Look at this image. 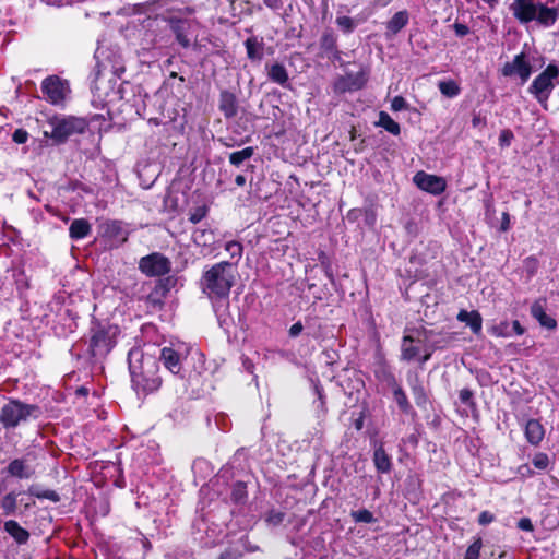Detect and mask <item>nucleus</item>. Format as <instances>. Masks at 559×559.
Listing matches in <instances>:
<instances>
[{"label":"nucleus","mask_w":559,"mask_h":559,"mask_svg":"<svg viewBox=\"0 0 559 559\" xmlns=\"http://www.w3.org/2000/svg\"><path fill=\"white\" fill-rule=\"evenodd\" d=\"M235 280L233 263L221 261L203 270L199 287L210 300L223 301L229 298Z\"/></svg>","instance_id":"f257e3e1"},{"label":"nucleus","mask_w":559,"mask_h":559,"mask_svg":"<svg viewBox=\"0 0 559 559\" xmlns=\"http://www.w3.org/2000/svg\"><path fill=\"white\" fill-rule=\"evenodd\" d=\"M133 354L129 357V369L132 385L140 394L147 395L156 392L163 383L159 374V360L151 354L141 353L136 361L132 360Z\"/></svg>","instance_id":"f03ea898"},{"label":"nucleus","mask_w":559,"mask_h":559,"mask_svg":"<svg viewBox=\"0 0 559 559\" xmlns=\"http://www.w3.org/2000/svg\"><path fill=\"white\" fill-rule=\"evenodd\" d=\"M120 334L119 326L109 322L92 320L82 341L86 344V354L95 361L102 360L112 350Z\"/></svg>","instance_id":"7ed1b4c3"},{"label":"nucleus","mask_w":559,"mask_h":559,"mask_svg":"<svg viewBox=\"0 0 559 559\" xmlns=\"http://www.w3.org/2000/svg\"><path fill=\"white\" fill-rule=\"evenodd\" d=\"M174 276H167L152 282H134L130 287L132 298L144 301L148 309L159 311L165 306V299L176 284Z\"/></svg>","instance_id":"20e7f679"},{"label":"nucleus","mask_w":559,"mask_h":559,"mask_svg":"<svg viewBox=\"0 0 559 559\" xmlns=\"http://www.w3.org/2000/svg\"><path fill=\"white\" fill-rule=\"evenodd\" d=\"M49 123L52 130L50 134L45 132V135L50 136L53 143L58 145L66 143L74 134L85 133L90 126V121L86 118L75 116H55L49 120Z\"/></svg>","instance_id":"39448f33"},{"label":"nucleus","mask_w":559,"mask_h":559,"mask_svg":"<svg viewBox=\"0 0 559 559\" xmlns=\"http://www.w3.org/2000/svg\"><path fill=\"white\" fill-rule=\"evenodd\" d=\"M39 407L37 405L26 404L20 400L10 399L3 405L0 412V423L5 429L15 428L21 421H25L28 417H37Z\"/></svg>","instance_id":"423d86ee"},{"label":"nucleus","mask_w":559,"mask_h":559,"mask_svg":"<svg viewBox=\"0 0 559 559\" xmlns=\"http://www.w3.org/2000/svg\"><path fill=\"white\" fill-rule=\"evenodd\" d=\"M559 76V68L549 63L528 86V93L544 107L547 108V102L555 87L554 80Z\"/></svg>","instance_id":"0eeeda50"},{"label":"nucleus","mask_w":559,"mask_h":559,"mask_svg":"<svg viewBox=\"0 0 559 559\" xmlns=\"http://www.w3.org/2000/svg\"><path fill=\"white\" fill-rule=\"evenodd\" d=\"M163 20L168 24L169 29L175 35L176 41L178 45L188 49L193 47L197 49L198 44H192L191 40V28L193 24V20L188 19V16H163Z\"/></svg>","instance_id":"6e6552de"},{"label":"nucleus","mask_w":559,"mask_h":559,"mask_svg":"<svg viewBox=\"0 0 559 559\" xmlns=\"http://www.w3.org/2000/svg\"><path fill=\"white\" fill-rule=\"evenodd\" d=\"M98 235L110 248L121 247L129 238V231L124 228L123 222L118 219H106L100 223Z\"/></svg>","instance_id":"1a4fd4ad"},{"label":"nucleus","mask_w":559,"mask_h":559,"mask_svg":"<svg viewBox=\"0 0 559 559\" xmlns=\"http://www.w3.org/2000/svg\"><path fill=\"white\" fill-rule=\"evenodd\" d=\"M139 270L148 277H159L171 271L170 260L160 252H152L139 261Z\"/></svg>","instance_id":"9d476101"},{"label":"nucleus","mask_w":559,"mask_h":559,"mask_svg":"<svg viewBox=\"0 0 559 559\" xmlns=\"http://www.w3.org/2000/svg\"><path fill=\"white\" fill-rule=\"evenodd\" d=\"M319 57L328 59L333 64L343 66L344 52L338 47V36L331 27H325L319 38Z\"/></svg>","instance_id":"9b49d317"},{"label":"nucleus","mask_w":559,"mask_h":559,"mask_svg":"<svg viewBox=\"0 0 559 559\" xmlns=\"http://www.w3.org/2000/svg\"><path fill=\"white\" fill-rule=\"evenodd\" d=\"M500 73L506 78L518 76L521 81V84L526 83L533 73V67L526 52L521 51L514 56L512 61L506 62L501 67Z\"/></svg>","instance_id":"f8f14e48"},{"label":"nucleus","mask_w":559,"mask_h":559,"mask_svg":"<svg viewBox=\"0 0 559 559\" xmlns=\"http://www.w3.org/2000/svg\"><path fill=\"white\" fill-rule=\"evenodd\" d=\"M416 187L433 195H440L447 189V181L443 177L427 174L424 170L417 171L413 177Z\"/></svg>","instance_id":"ddd939ff"},{"label":"nucleus","mask_w":559,"mask_h":559,"mask_svg":"<svg viewBox=\"0 0 559 559\" xmlns=\"http://www.w3.org/2000/svg\"><path fill=\"white\" fill-rule=\"evenodd\" d=\"M368 79L364 71H359L357 73H346L345 75H340L333 84V91L336 94H344L346 92H354L361 90Z\"/></svg>","instance_id":"4468645a"},{"label":"nucleus","mask_w":559,"mask_h":559,"mask_svg":"<svg viewBox=\"0 0 559 559\" xmlns=\"http://www.w3.org/2000/svg\"><path fill=\"white\" fill-rule=\"evenodd\" d=\"M217 108L226 120L234 119L240 109L236 93L227 88L221 90L217 99Z\"/></svg>","instance_id":"2eb2a0df"},{"label":"nucleus","mask_w":559,"mask_h":559,"mask_svg":"<svg viewBox=\"0 0 559 559\" xmlns=\"http://www.w3.org/2000/svg\"><path fill=\"white\" fill-rule=\"evenodd\" d=\"M41 92L45 98L58 105L64 99V85L58 75H49L41 82Z\"/></svg>","instance_id":"dca6fc26"},{"label":"nucleus","mask_w":559,"mask_h":559,"mask_svg":"<svg viewBox=\"0 0 559 559\" xmlns=\"http://www.w3.org/2000/svg\"><path fill=\"white\" fill-rule=\"evenodd\" d=\"M374 378L388 388L396 386L399 383L392 370V367L386 361L384 356H379L373 364Z\"/></svg>","instance_id":"f3484780"},{"label":"nucleus","mask_w":559,"mask_h":559,"mask_svg":"<svg viewBox=\"0 0 559 559\" xmlns=\"http://www.w3.org/2000/svg\"><path fill=\"white\" fill-rule=\"evenodd\" d=\"M537 5L533 0H514L510 9L521 23H530L536 17Z\"/></svg>","instance_id":"a211bd4d"},{"label":"nucleus","mask_w":559,"mask_h":559,"mask_svg":"<svg viewBox=\"0 0 559 559\" xmlns=\"http://www.w3.org/2000/svg\"><path fill=\"white\" fill-rule=\"evenodd\" d=\"M4 472L8 476L17 479H29L35 475V469L29 466L24 457L12 460Z\"/></svg>","instance_id":"6ab92c4d"},{"label":"nucleus","mask_w":559,"mask_h":559,"mask_svg":"<svg viewBox=\"0 0 559 559\" xmlns=\"http://www.w3.org/2000/svg\"><path fill=\"white\" fill-rule=\"evenodd\" d=\"M158 360L163 361L165 368L173 374H178L181 371L180 354L171 347L162 348Z\"/></svg>","instance_id":"aec40b11"},{"label":"nucleus","mask_w":559,"mask_h":559,"mask_svg":"<svg viewBox=\"0 0 559 559\" xmlns=\"http://www.w3.org/2000/svg\"><path fill=\"white\" fill-rule=\"evenodd\" d=\"M160 8H165V16H190L195 10L192 7L185 5L179 0H157Z\"/></svg>","instance_id":"412c9836"},{"label":"nucleus","mask_w":559,"mask_h":559,"mask_svg":"<svg viewBox=\"0 0 559 559\" xmlns=\"http://www.w3.org/2000/svg\"><path fill=\"white\" fill-rule=\"evenodd\" d=\"M524 435L530 444L537 447L544 440L545 428L538 419L532 418L525 424Z\"/></svg>","instance_id":"4be33fe9"},{"label":"nucleus","mask_w":559,"mask_h":559,"mask_svg":"<svg viewBox=\"0 0 559 559\" xmlns=\"http://www.w3.org/2000/svg\"><path fill=\"white\" fill-rule=\"evenodd\" d=\"M372 461L378 473L389 474L392 471V459L382 442L374 448Z\"/></svg>","instance_id":"5701e85b"},{"label":"nucleus","mask_w":559,"mask_h":559,"mask_svg":"<svg viewBox=\"0 0 559 559\" xmlns=\"http://www.w3.org/2000/svg\"><path fill=\"white\" fill-rule=\"evenodd\" d=\"M265 69L267 79L271 82L276 83L283 87L289 86L288 71L283 63L274 62L272 64H266Z\"/></svg>","instance_id":"b1692460"},{"label":"nucleus","mask_w":559,"mask_h":559,"mask_svg":"<svg viewBox=\"0 0 559 559\" xmlns=\"http://www.w3.org/2000/svg\"><path fill=\"white\" fill-rule=\"evenodd\" d=\"M456 319L460 322L466 323L476 336L481 334L483 318L477 310L467 311L465 309H461L456 316Z\"/></svg>","instance_id":"393cba45"},{"label":"nucleus","mask_w":559,"mask_h":559,"mask_svg":"<svg viewBox=\"0 0 559 559\" xmlns=\"http://www.w3.org/2000/svg\"><path fill=\"white\" fill-rule=\"evenodd\" d=\"M3 530L8 533L19 545H24L29 539V532L22 527L15 520H8L3 524Z\"/></svg>","instance_id":"a878e982"},{"label":"nucleus","mask_w":559,"mask_h":559,"mask_svg":"<svg viewBox=\"0 0 559 559\" xmlns=\"http://www.w3.org/2000/svg\"><path fill=\"white\" fill-rule=\"evenodd\" d=\"M409 21V14L406 10L396 12L386 23L385 29L388 36H394L400 33Z\"/></svg>","instance_id":"bb28decb"},{"label":"nucleus","mask_w":559,"mask_h":559,"mask_svg":"<svg viewBox=\"0 0 559 559\" xmlns=\"http://www.w3.org/2000/svg\"><path fill=\"white\" fill-rule=\"evenodd\" d=\"M409 388L415 401V404L419 407L425 409L429 403V399L426 392V389L421 382V380L418 378V376H415L413 380L408 379Z\"/></svg>","instance_id":"cd10ccee"},{"label":"nucleus","mask_w":559,"mask_h":559,"mask_svg":"<svg viewBox=\"0 0 559 559\" xmlns=\"http://www.w3.org/2000/svg\"><path fill=\"white\" fill-rule=\"evenodd\" d=\"M92 225L86 218H75L69 227V236L72 240H81L90 236Z\"/></svg>","instance_id":"c85d7f7f"},{"label":"nucleus","mask_w":559,"mask_h":559,"mask_svg":"<svg viewBox=\"0 0 559 559\" xmlns=\"http://www.w3.org/2000/svg\"><path fill=\"white\" fill-rule=\"evenodd\" d=\"M531 314L539 322V324L548 330H552L557 326V321L548 316L538 301L534 302L531 307Z\"/></svg>","instance_id":"c756f323"},{"label":"nucleus","mask_w":559,"mask_h":559,"mask_svg":"<svg viewBox=\"0 0 559 559\" xmlns=\"http://www.w3.org/2000/svg\"><path fill=\"white\" fill-rule=\"evenodd\" d=\"M263 41L257 36H250L245 40L247 57L251 61H260L263 58Z\"/></svg>","instance_id":"7c9ffc66"},{"label":"nucleus","mask_w":559,"mask_h":559,"mask_svg":"<svg viewBox=\"0 0 559 559\" xmlns=\"http://www.w3.org/2000/svg\"><path fill=\"white\" fill-rule=\"evenodd\" d=\"M558 19V10L556 8H548L545 4L538 3L535 20L545 26H550L556 23Z\"/></svg>","instance_id":"2f4dec72"},{"label":"nucleus","mask_w":559,"mask_h":559,"mask_svg":"<svg viewBox=\"0 0 559 559\" xmlns=\"http://www.w3.org/2000/svg\"><path fill=\"white\" fill-rule=\"evenodd\" d=\"M376 127H381L392 135L401 134V126L386 111L379 112V119L374 122Z\"/></svg>","instance_id":"473e14b6"},{"label":"nucleus","mask_w":559,"mask_h":559,"mask_svg":"<svg viewBox=\"0 0 559 559\" xmlns=\"http://www.w3.org/2000/svg\"><path fill=\"white\" fill-rule=\"evenodd\" d=\"M391 390L400 411L404 414H409L413 411V406L403 388L397 383L396 386L391 388Z\"/></svg>","instance_id":"72a5a7b5"},{"label":"nucleus","mask_w":559,"mask_h":559,"mask_svg":"<svg viewBox=\"0 0 559 559\" xmlns=\"http://www.w3.org/2000/svg\"><path fill=\"white\" fill-rule=\"evenodd\" d=\"M0 507L3 515L9 516L15 514L17 509V493L10 491L4 495L0 500Z\"/></svg>","instance_id":"f704fd0d"},{"label":"nucleus","mask_w":559,"mask_h":559,"mask_svg":"<svg viewBox=\"0 0 559 559\" xmlns=\"http://www.w3.org/2000/svg\"><path fill=\"white\" fill-rule=\"evenodd\" d=\"M27 493L37 499H47L55 503L59 502L61 499L57 491L51 490V489L41 490L38 485H31L27 488Z\"/></svg>","instance_id":"c9c22d12"},{"label":"nucleus","mask_w":559,"mask_h":559,"mask_svg":"<svg viewBox=\"0 0 559 559\" xmlns=\"http://www.w3.org/2000/svg\"><path fill=\"white\" fill-rule=\"evenodd\" d=\"M413 342H414L413 336H411V335L403 336L402 354H401V357L403 360L411 361L419 354V348L417 346L407 345V343H413Z\"/></svg>","instance_id":"e433bc0d"},{"label":"nucleus","mask_w":559,"mask_h":559,"mask_svg":"<svg viewBox=\"0 0 559 559\" xmlns=\"http://www.w3.org/2000/svg\"><path fill=\"white\" fill-rule=\"evenodd\" d=\"M248 498L247 484L238 480L233 484L230 499L234 503H243Z\"/></svg>","instance_id":"4c0bfd02"},{"label":"nucleus","mask_w":559,"mask_h":559,"mask_svg":"<svg viewBox=\"0 0 559 559\" xmlns=\"http://www.w3.org/2000/svg\"><path fill=\"white\" fill-rule=\"evenodd\" d=\"M254 155V147L247 146L240 151L229 154V163L233 166L239 167L245 160L250 159Z\"/></svg>","instance_id":"58836bf2"},{"label":"nucleus","mask_w":559,"mask_h":559,"mask_svg":"<svg viewBox=\"0 0 559 559\" xmlns=\"http://www.w3.org/2000/svg\"><path fill=\"white\" fill-rule=\"evenodd\" d=\"M438 88L448 98L456 97L461 93V87L454 80L440 81Z\"/></svg>","instance_id":"ea45409f"},{"label":"nucleus","mask_w":559,"mask_h":559,"mask_svg":"<svg viewBox=\"0 0 559 559\" xmlns=\"http://www.w3.org/2000/svg\"><path fill=\"white\" fill-rule=\"evenodd\" d=\"M335 24L344 35L352 34L357 27L355 20L347 15H337Z\"/></svg>","instance_id":"a19ab883"},{"label":"nucleus","mask_w":559,"mask_h":559,"mask_svg":"<svg viewBox=\"0 0 559 559\" xmlns=\"http://www.w3.org/2000/svg\"><path fill=\"white\" fill-rule=\"evenodd\" d=\"M305 325L308 330V335L313 340H319L323 336V326L318 318H306Z\"/></svg>","instance_id":"79ce46f5"},{"label":"nucleus","mask_w":559,"mask_h":559,"mask_svg":"<svg viewBox=\"0 0 559 559\" xmlns=\"http://www.w3.org/2000/svg\"><path fill=\"white\" fill-rule=\"evenodd\" d=\"M483 548V538L474 536L473 543L467 547L464 559H479L480 550Z\"/></svg>","instance_id":"37998d69"},{"label":"nucleus","mask_w":559,"mask_h":559,"mask_svg":"<svg viewBox=\"0 0 559 559\" xmlns=\"http://www.w3.org/2000/svg\"><path fill=\"white\" fill-rule=\"evenodd\" d=\"M350 516L356 523L370 524V523H374L377 521L373 513L365 508L359 509L357 511H352Z\"/></svg>","instance_id":"c03bdc74"},{"label":"nucleus","mask_w":559,"mask_h":559,"mask_svg":"<svg viewBox=\"0 0 559 559\" xmlns=\"http://www.w3.org/2000/svg\"><path fill=\"white\" fill-rule=\"evenodd\" d=\"M285 518H286L285 512H283L281 510H276V509H271L265 513L264 521L267 525L278 526L283 523Z\"/></svg>","instance_id":"a18cd8bd"},{"label":"nucleus","mask_w":559,"mask_h":559,"mask_svg":"<svg viewBox=\"0 0 559 559\" xmlns=\"http://www.w3.org/2000/svg\"><path fill=\"white\" fill-rule=\"evenodd\" d=\"M474 391L469 388H463L459 391V399L463 405H466L472 411H475L477 403L474 397Z\"/></svg>","instance_id":"49530a36"},{"label":"nucleus","mask_w":559,"mask_h":559,"mask_svg":"<svg viewBox=\"0 0 559 559\" xmlns=\"http://www.w3.org/2000/svg\"><path fill=\"white\" fill-rule=\"evenodd\" d=\"M193 240L199 246H207L213 239V231L209 229L197 228L192 233Z\"/></svg>","instance_id":"de8ad7c7"},{"label":"nucleus","mask_w":559,"mask_h":559,"mask_svg":"<svg viewBox=\"0 0 559 559\" xmlns=\"http://www.w3.org/2000/svg\"><path fill=\"white\" fill-rule=\"evenodd\" d=\"M489 333L496 337H510L512 335L510 324L507 320L501 321L499 324L492 325L489 329Z\"/></svg>","instance_id":"09e8293b"},{"label":"nucleus","mask_w":559,"mask_h":559,"mask_svg":"<svg viewBox=\"0 0 559 559\" xmlns=\"http://www.w3.org/2000/svg\"><path fill=\"white\" fill-rule=\"evenodd\" d=\"M209 211L210 209L206 204L197 206L189 213L188 219L192 224H198L207 216Z\"/></svg>","instance_id":"8fccbe9b"},{"label":"nucleus","mask_w":559,"mask_h":559,"mask_svg":"<svg viewBox=\"0 0 559 559\" xmlns=\"http://www.w3.org/2000/svg\"><path fill=\"white\" fill-rule=\"evenodd\" d=\"M532 464L539 471H546L550 464L548 454L544 452L536 453L532 460Z\"/></svg>","instance_id":"3c124183"},{"label":"nucleus","mask_w":559,"mask_h":559,"mask_svg":"<svg viewBox=\"0 0 559 559\" xmlns=\"http://www.w3.org/2000/svg\"><path fill=\"white\" fill-rule=\"evenodd\" d=\"M225 250L230 254L231 258L240 259L243 251V246L237 240H230L225 243Z\"/></svg>","instance_id":"603ef678"},{"label":"nucleus","mask_w":559,"mask_h":559,"mask_svg":"<svg viewBox=\"0 0 559 559\" xmlns=\"http://www.w3.org/2000/svg\"><path fill=\"white\" fill-rule=\"evenodd\" d=\"M318 260L320 262V265L322 266V269L324 270V273L325 275L331 280L333 281L334 276H333V271H332V267H331V262H330V259L329 257L326 255V253L324 251H320L318 253Z\"/></svg>","instance_id":"864d4df0"},{"label":"nucleus","mask_w":559,"mask_h":559,"mask_svg":"<svg viewBox=\"0 0 559 559\" xmlns=\"http://www.w3.org/2000/svg\"><path fill=\"white\" fill-rule=\"evenodd\" d=\"M408 108H409L408 103L401 95L394 96L393 99L391 100V109L393 111L407 110Z\"/></svg>","instance_id":"5fc2aeb1"},{"label":"nucleus","mask_w":559,"mask_h":559,"mask_svg":"<svg viewBox=\"0 0 559 559\" xmlns=\"http://www.w3.org/2000/svg\"><path fill=\"white\" fill-rule=\"evenodd\" d=\"M514 139V134L512 130L504 129L499 134V145L501 147H509L511 145L512 140Z\"/></svg>","instance_id":"6e6d98bb"},{"label":"nucleus","mask_w":559,"mask_h":559,"mask_svg":"<svg viewBox=\"0 0 559 559\" xmlns=\"http://www.w3.org/2000/svg\"><path fill=\"white\" fill-rule=\"evenodd\" d=\"M12 140L16 144H24L28 140V132L23 128H19L13 132Z\"/></svg>","instance_id":"4d7b16f0"},{"label":"nucleus","mask_w":559,"mask_h":559,"mask_svg":"<svg viewBox=\"0 0 559 559\" xmlns=\"http://www.w3.org/2000/svg\"><path fill=\"white\" fill-rule=\"evenodd\" d=\"M496 520V516L493 513H491L490 511L488 510H485V511H481L478 515V524L479 525H488L490 523H492L493 521Z\"/></svg>","instance_id":"13d9d810"},{"label":"nucleus","mask_w":559,"mask_h":559,"mask_svg":"<svg viewBox=\"0 0 559 559\" xmlns=\"http://www.w3.org/2000/svg\"><path fill=\"white\" fill-rule=\"evenodd\" d=\"M516 527L524 532H533L534 531V525L532 523V520L527 516L521 518L516 523Z\"/></svg>","instance_id":"bf43d9fd"},{"label":"nucleus","mask_w":559,"mask_h":559,"mask_svg":"<svg viewBox=\"0 0 559 559\" xmlns=\"http://www.w3.org/2000/svg\"><path fill=\"white\" fill-rule=\"evenodd\" d=\"M304 328L305 326L301 321H297L294 324H292L290 328L288 329L289 337H292V338L298 337L301 334V332L304 331Z\"/></svg>","instance_id":"052dcab7"},{"label":"nucleus","mask_w":559,"mask_h":559,"mask_svg":"<svg viewBox=\"0 0 559 559\" xmlns=\"http://www.w3.org/2000/svg\"><path fill=\"white\" fill-rule=\"evenodd\" d=\"M518 474L522 478H531L534 476L535 472L531 468V466L527 463H525L518 467Z\"/></svg>","instance_id":"680f3d73"},{"label":"nucleus","mask_w":559,"mask_h":559,"mask_svg":"<svg viewBox=\"0 0 559 559\" xmlns=\"http://www.w3.org/2000/svg\"><path fill=\"white\" fill-rule=\"evenodd\" d=\"M453 28H454L455 35L459 37H464L467 34H469V27L466 24L455 22L453 24Z\"/></svg>","instance_id":"e2e57ef3"},{"label":"nucleus","mask_w":559,"mask_h":559,"mask_svg":"<svg viewBox=\"0 0 559 559\" xmlns=\"http://www.w3.org/2000/svg\"><path fill=\"white\" fill-rule=\"evenodd\" d=\"M510 228V214L508 212H503L501 215V224H500V230L507 231Z\"/></svg>","instance_id":"0e129e2a"},{"label":"nucleus","mask_w":559,"mask_h":559,"mask_svg":"<svg viewBox=\"0 0 559 559\" xmlns=\"http://www.w3.org/2000/svg\"><path fill=\"white\" fill-rule=\"evenodd\" d=\"M472 126L474 128H478L480 126H486V118L481 117L480 114H474L472 118Z\"/></svg>","instance_id":"69168bd1"},{"label":"nucleus","mask_w":559,"mask_h":559,"mask_svg":"<svg viewBox=\"0 0 559 559\" xmlns=\"http://www.w3.org/2000/svg\"><path fill=\"white\" fill-rule=\"evenodd\" d=\"M263 3L271 10H278L283 7V0H262Z\"/></svg>","instance_id":"338daca9"},{"label":"nucleus","mask_w":559,"mask_h":559,"mask_svg":"<svg viewBox=\"0 0 559 559\" xmlns=\"http://www.w3.org/2000/svg\"><path fill=\"white\" fill-rule=\"evenodd\" d=\"M510 329H511L512 333H514L516 335H523L525 332V329L521 325L519 320H514L512 322V328H510Z\"/></svg>","instance_id":"774afa93"}]
</instances>
